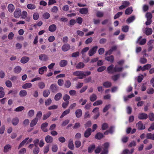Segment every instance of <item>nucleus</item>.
I'll return each mask as SVG.
<instances>
[{
	"instance_id": "nucleus-2",
	"label": "nucleus",
	"mask_w": 154,
	"mask_h": 154,
	"mask_svg": "<svg viewBox=\"0 0 154 154\" xmlns=\"http://www.w3.org/2000/svg\"><path fill=\"white\" fill-rule=\"evenodd\" d=\"M98 48L97 46L93 47L89 51L88 54L89 56H92L96 52Z\"/></svg>"
},
{
	"instance_id": "nucleus-55",
	"label": "nucleus",
	"mask_w": 154,
	"mask_h": 154,
	"mask_svg": "<svg viewBox=\"0 0 154 154\" xmlns=\"http://www.w3.org/2000/svg\"><path fill=\"white\" fill-rule=\"evenodd\" d=\"M149 119L151 121H154V114L153 113H150L149 115Z\"/></svg>"
},
{
	"instance_id": "nucleus-42",
	"label": "nucleus",
	"mask_w": 154,
	"mask_h": 154,
	"mask_svg": "<svg viewBox=\"0 0 154 154\" xmlns=\"http://www.w3.org/2000/svg\"><path fill=\"white\" fill-rule=\"evenodd\" d=\"M51 113L50 112H48L46 114H44L43 117V120H45L48 118L51 115Z\"/></svg>"
},
{
	"instance_id": "nucleus-53",
	"label": "nucleus",
	"mask_w": 154,
	"mask_h": 154,
	"mask_svg": "<svg viewBox=\"0 0 154 154\" xmlns=\"http://www.w3.org/2000/svg\"><path fill=\"white\" fill-rule=\"evenodd\" d=\"M24 107L23 106H20L16 108L14 110V111L16 112H20L24 110Z\"/></svg>"
},
{
	"instance_id": "nucleus-26",
	"label": "nucleus",
	"mask_w": 154,
	"mask_h": 154,
	"mask_svg": "<svg viewBox=\"0 0 154 154\" xmlns=\"http://www.w3.org/2000/svg\"><path fill=\"white\" fill-rule=\"evenodd\" d=\"M62 94L61 93H58L54 96V99L55 100L58 101L62 98Z\"/></svg>"
},
{
	"instance_id": "nucleus-7",
	"label": "nucleus",
	"mask_w": 154,
	"mask_h": 154,
	"mask_svg": "<svg viewBox=\"0 0 154 154\" xmlns=\"http://www.w3.org/2000/svg\"><path fill=\"white\" fill-rule=\"evenodd\" d=\"M91 128H88L85 131L84 136L85 137L88 138L91 135Z\"/></svg>"
},
{
	"instance_id": "nucleus-37",
	"label": "nucleus",
	"mask_w": 154,
	"mask_h": 154,
	"mask_svg": "<svg viewBox=\"0 0 154 154\" xmlns=\"http://www.w3.org/2000/svg\"><path fill=\"white\" fill-rule=\"evenodd\" d=\"M70 109H68L66 110H65L62 113V115H61L60 116V118H62L68 114L70 112Z\"/></svg>"
},
{
	"instance_id": "nucleus-35",
	"label": "nucleus",
	"mask_w": 154,
	"mask_h": 154,
	"mask_svg": "<svg viewBox=\"0 0 154 154\" xmlns=\"http://www.w3.org/2000/svg\"><path fill=\"white\" fill-rule=\"evenodd\" d=\"M103 137V134L98 132L97 133L95 136V138L96 139L100 140Z\"/></svg>"
},
{
	"instance_id": "nucleus-10",
	"label": "nucleus",
	"mask_w": 154,
	"mask_h": 154,
	"mask_svg": "<svg viewBox=\"0 0 154 154\" xmlns=\"http://www.w3.org/2000/svg\"><path fill=\"white\" fill-rule=\"evenodd\" d=\"M70 48V45L68 44L63 45L62 47V49L64 51H66L69 50Z\"/></svg>"
},
{
	"instance_id": "nucleus-8",
	"label": "nucleus",
	"mask_w": 154,
	"mask_h": 154,
	"mask_svg": "<svg viewBox=\"0 0 154 154\" xmlns=\"http://www.w3.org/2000/svg\"><path fill=\"white\" fill-rule=\"evenodd\" d=\"M148 118V115L145 113H140L138 115V118L141 120L146 119Z\"/></svg>"
},
{
	"instance_id": "nucleus-60",
	"label": "nucleus",
	"mask_w": 154,
	"mask_h": 154,
	"mask_svg": "<svg viewBox=\"0 0 154 154\" xmlns=\"http://www.w3.org/2000/svg\"><path fill=\"white\" fill-rule=\"evenodd\" d=\"M42 112L41 111H38L36 114V117L35 118H37L38 120V119L42 117Z\"/></svg>"
},
{
	"instance_id": "nucleus-28",
	"label": "nucleus",
	"mask_w": 154,
	"mask_h": 154,
	"mask_svg": "<svg viewBox=\"0 0 154 154\" xmlns=\"http://www.w3.org/2000/svg\"><path fill=\"white\" fill-rule=\"evenodd\" d=\"M152 32V30L151 28H146L145 29V34L147 35H151Z\"/></svg>"
},
{
	"instance_id": "nucleus-23",
	"label": "nucleus",
	"mask_w": 154,
	"mask_h": 154,
	"mask_svg": "<svg viewBox=\"0 0 154 154\" xmlns=\"http://www.w3.org/2000/svg\"><path fill=\"white\" fill-rule=\"evenodd\" d=\"M11 148V146L9 144L6 145L4 147L3 152H7Z\"/></svg>"
},
{
	"instance_id": "nucleus-34",
	"label": "nucleus",
	"mask_w": 154,
	"mask_h": 154,
	"mask_svg": "<svg viewBox=\"0 0 154 154\" xmlns=\"http://www.w3.org/2000/svg\"><path fill=\"white\" fill-rule=\"evenodd\" d=\"M32 85L31 83H27L23 85L22 88L23 89H26L28 88H29L31 87Z\"/></svg>"
},
{
	"instance_id": "nucleus-14",
	"label": "nucleus",
	"mask_w": 154,
	"mask_h": 154,
	"mask_svg": "<svg viewBox=\"0 0 154 154\" xmlns=\"http://www.w3.org/2000/svg\"><path fill=\"white\" fill-rule=\"evenodd\" d=\"M57 26L54 24L51 25L48 27V30L51 32H54L57 29Z\"/></svg>"
},
{
	"instance_id": "nucleus-36",
	"label": "nucleus",
	"mask_w": 154,
	"mask_h": 154,
	"mask_svg": "<svg viewBox=\"0 0 154 154\" xmlns=\"http://www.w3.org/2000/svg\"><path fill=\"white\" fill-rule=\"evenodd\" d=\"M146 137L147 139L154 140V134L147 133L146 134Z\"/></svg>"
},
{
	"instance_id": "nucleus-31",
	"label": "nucleus",
	"mask_w": 154,
	"mask_h": 154,
	"mask_svg": "<svg viewBox=\"0 0 154 154\" xmlns=\"http://www.w3.org/2000/svg\"><path fill=\"white\" fill-rule=\"evenodd\" d=\"M8 11L10 12H12L14 10V7L13 4H10L8 5Z\"/></svg>"
},
{
	"instance_id": "nucleus-3",
	"label": "nucleus",
	"mask_w": 154,
	"mask_h": 154,
	"mask_svg": "<svg viewBox=\"0 0 154 154\" xmlns=\"http://www.w3.org/2000/svg\"><path fill=\"white\" fill-rule=\"evenodd\" d=\"M50 89L53 93H56L58 90V88L56 84H52L50 87Z\"/></svg>"
},
{
	"instance_id": "nucleus-25",
	"label": "nucleus",
	"mask_w": 154,
	"mask_h": 154,
	"mask_svg": "<svg viewBox=\"0 0 154 154\" xmlns=\"http://www.w3.org/2000/svg\"><path fill=\"white\" fill-rule=\"evenodd\" d=\"M85 66V64L82 62H80L76 65V68L77 69H80L83 68Z\"/></svg>"
},
{
	"instance_id": "nucleus-56",
	"label": "nucleus",
	"mask_w": 154,
	"mask_h": 154,
	"mask_svg": "<svg viewBox=\"0 0 154 154\" xmlns=\"http://www.w3.org/2000/svg\"><path fill=\"white\" fill-rule=\"evenodd\" d=\"M83 22V19L81 17H79L76 19V22L79 25L82 24Z\"/></svg>"
},
{
	"instance_id": "nucleus-59",
	"label": "nucleus",
	"mask_w": 154,
	"mask_h": 154,
	"mask_svg": "<svg viewBox=\"0 0 154 154\" xmlns=\"http://www.w3.org/2000/svg\"><path fill=\"white\" fill-rule=\"evenodd\" d=\"M135 19V17L134 16H132L128 18L126 20V21L130 23L132 22Z\"/></svg>"
},
{
	"instance_id": "nucleus-24",
	"label": "nucleus",
	"mask_w": 154,
	"mask_h": 154,
	"mask_svg": "<svg viewBox=\"0 0 154 154\" xmlns=\"http://www.w3.org/2000/svg\"><path fill=\"white\" fill-rule=\"evenodd\" d=\"M105 59L109 62L112 63L114 60V57L113 55H110L106 57L105 58Z\"/></svg>"
},
{
	"instance_id": "nucleus-46",
	"label": "nucleus",
	"mask_w": 154,
	"mask_h": 154,
	"mask_svg": "<svg viewBox=\"0 0 154 154\" xmlns=\"http://www.w3.org/2000/svg\"><path fill=\"white\" fill-rule=\"evenodd\" d=\"M27 13L26 11H23L21 14V18L23 19H25L27 16Z\"/></svg>"
},
{
	"instance_id": "nucleus-40",
	"label": "nucleus",
	"mask_w": 154,
	"mask_h": 154,
	"mask_svg": "<svg viewBox=\"0 0 154 154\" xmlns=\"http://www.w3.org/2000/svg\"><path fill=\"white\" fill-rule=\"evenodd\" d=\"M95 148V146L94 144L90 146L88 148V152L89 153L92 152Z\"/></svg>"
},
{
	"instance_id": "nucleus-49",
	"label": "nucleus",
	"mask_w": 154,
	"mask_h": 154,
	"mask_svg": "<svg viewBox=\"0 0 154 154\" xmlns=\"http://www.w3.org/2000/svg\"><path fill=\"white\" fill-rule=\"evenodd\" d=\"M39 152V148L38 146H35L33 150L34 154H38Z\"/></svg>"
},
{
	"instance_id": "nucleus-18",
	"label": "nucleus",
	"mask_w": 154,
	"mask_h": 154,
	"mask_svg": "<svg viewBox=\"0 0 154 154\" xmlns=\"http://www.w3.org/2000/svg\"><path fill=\"white\" fill-rule=\"evenodd\" d=\"M137 126L139 130H142L144 129L145 128V127L143 125L141 121H139L138 122Z\"/></svg>"
},
{
	"instance_id": "nucleus-1",
	"label": "nucleus",
	"mask_w": 154,
	"mask_h": 154,
	"mask_svg": "<svg viewBox=\"0 0 154 154\" xmlns=\"http://www.w3.org/2000/svg\"><path fill=\"white\" fill-rule=\"evenodd\" d=\"M130 5V2L128 1H123L122 2V5L119 7L120 10L124 9L129 6Z\"/></svg>"
},
{
	"instance_id": "nucleus-44",
	"label": "nucleus",
	"mask_w": 154,
	"mask_h": 154,
	"mask_svg": "<svg viewBox=\"0 0 154 154\" xmlns=\"http://www.w3.org/2000/svg\"><path fill=\"white\" fill-rule=\"evenodd\" d=\"M5 95V92L4 91V88L2 87H0V98L3 97Z\"/></svg>"
},
{
	"instance_id": "nucleus-12",
	"label": "nucleus",
	"mask_w": 154,
	"mask_h": 154,
	"mask_svg": "<svg viewBox=\"0 0 154 154\" xmlns=\"http://www.w3.org/2000/svg\"><path fill=\"white\" fill-rule=\"evenodd\" d=\"M39 58L40 60L44 61H46L48 59L47 55L45 54H41L39 55Z\"/></svg>"
},
{
	"instance_id": "nucleus-29",
	"label": "nucleus",
	"mask_w": 154,
	"mask_h": 154,
	"mask_svg": "<svg viewBox=\"0 0 154 154\" xmlns=\"http://www.w3.org/2000/svg\"><path fill=\"white\" fill-rule=\"evenodd\" d=\"M133 10L132 7H128L125 10V14L129 15L131 14Z\"/></svg>"
},
{
	"instance_id": "nucleus-9",
	"label": "nucleus",
	"mask_w": 154,
	"mask_h": 154,
	"mask_svg": "<svg viewBox=\"0 0 154 154\" xmlns=\"http://www.w3.org/2000/svg\"><path fill=\"white\" fill-rule=\"evenodd\" d=\"M68 147L71 150H73L74 149V146L73 142V140L72 139L69 140L68 145Z\"/></svg>"
},
{
	"instance_id": "nucleus-17",
	"label": "nucleus",
	"mask_w": 154,
	"mask_h": 154,
	"mask_svg": "<svg viewBox=\"0 0 154 154\" xmlns=\"http://www.w3.org/2000/svg\"><path fill=\"white\" fill-rule=\"evenodd\" d=\"M114 65L111 64L107 68L108 72L109 73L112 74L114 73Z\"/></svg>"
},
{
	"instance_id": "nucleus-62",
	"label": "nucleus",
	"mask_w": 154,
	"mask_h": 154,
	"mask_svg": "<svg viewBox=\"0 0 154 154\" xmlns=\"http://www.w3.org/2000/svg\"><path fill=\"white\" fill-rule=\"evenodd\" d=\"M80 53L79 51H77L75 52L72 53L71 55V57H77L79 56Z\"/></svg>"
},
{
	"instance_id": "nucleus-38",
	"label": "nucleus",
	"mask_w": 154,
	"mask_h": 154,
	"mask_svg": "<svg viewBox=\"0 0 154 154\" xmlns=\"http://www.w3.org/2000/svg\"><path fill=\"white\" fill-rule=\"evenodd\" d=\"M27 94L26 91L25 90H22L20 91L19 94L21 97H24L26 96Z\"/></svg>"
},
{
	"instance_id": "nucleus-64",
	"label": "nucleus",
	"mask_w": 154,
	"mask_h": 154,
	"mask_svg": "<svg viewBox=\"0 0 154 154\" xmlns=\"http://www.w3.org/2000/svg\"><path fill=\"white\" fill-rule=\"evenodd\" d=\"M52 102V100L50 98L48 99L45 101V103L46 106L49 105Z\"/></svg>"
},
{
	"instance_id": "nucleus-11",
	"label": "nucleus",
	"mask_w": 154,
	"mask_h": 154,
	"mask_svg": "<svg viewBox=\"0 0 154 154\" xmlns=\"http://www.w3.org/2000/svg\"><path fill=\"white\" fill-rule=\"evenodd\" d=\"M68 64L67 61L65 60H61L59 62V66L61 67H64L66 66Z\"/></svg>"
},
{
	"instance_id": "nucleus-19",
	"label": "nucleus",
	"mask_w": 154,
	"mask_h": 154,
	"mask_svg": "<svg viewBox=\"0 0 154 154\" xmlns=\"http://www.w3.org/2000/svg\"><path fill=\"white\" fill-rule=\"evenodd\" d=\"M47 67L46 66H44L40 68L38 70V72L39 74L42 75L44 72L45 71H47Z\"/></svg>"
},
{
	"instance_id": "nucleus-48",
	"label": "nucleus",
	"mask_w": 154,
	"mask_h": 154,
	"mask_svg": "<svg viewBox=\"0 0 154 154\" xmlns=\"http://www.w3.org/2000/svg\"><path fill=\"white\" fill-rule=\"evenodd\" d=\"M71 85V82L69 80H66L64 84V86L66 88H69Z\"/></svg>"
},
{
	"instance_id": "nucleus-32",
	"label": "nucleus",
	"mask_w": 154,
	"mask_h": 154,
	"mask_svg": "<svg viewBox=\"0 0 154 154\" xmlns=\"http://www.w3.org/2000/svg\"><path fill=\"white\" fill-rule=\"evenodd\" d=\"M103 85L106 88H110L112 86V83L110 82L106 81L103 83Z\"/></svg>"
},
{
	"instance_id": "nucleus-54",
	"label": "nucleus",
	"mask_w": 154,
	"mask_h": 154,
	"mask_svg": "<svg viewBox=\"0 0 154 154\" xmlns=\"http://www.w3.org/2000/svg\"><path fill=\"white\" fill-rule=\"evenodd\" d=\"M108 128V124L106 123H103L102 125V129L103 130H104Z\"/></svg>"
},
{
	"instance_id": "nucleus-47",
	"label": "nucleus",
	"mask_w": 154,
	"mask_h": 154,
	"mask_svg": "<svg viewBox=\"0 0 154 154\" xmlns=\"http://www.w3.org/2000/svg\"><path fill=\"white\" fill-rule=\"evenodd\" d=\"M27 7L29 9L32 10L35 8V6L34 5L29 4L27 5Z\"/></svg>"
},
{
	"instance_id": "nucleus-13",
	"label": "nucleus",
	"mask_w": 154,
	"mask_h": 154,
	"mask_svg": "<svg viewBox=\"0 0 154 154\" xmlns=\"http://www.w3.org/2000/svg\"><path fill=\"white\" fill-rule=\"evenodd\" d=\"M29 60V58L26 56L23 57L20 60V62L23 64H25L27 63Z\"/></svg>"
},
{
	"instance_id": "nucleus-39",
	"label": "nucleus",
	"mask_w": 154,
	"mask_h": 154,
	"mask_svg": "<svg viewBox=\"0 0 154 154\" xmlns=\"http://www.w3.org/2000/svg\"><path fill=\"white\" fill-rule=\"evenodd\" d=\"M122 67H119L117 65H116L113 69L114 72H120L122 71Z\"/></svg>"
},
{
	"instance_id": "nucleus-52",
	"label": "nucleus",
	"mask_w": 154,
	"mask_h": 154,
	"mask_svg": "<svg viewBox=\"0 0 154 154\" xmlns=\"http://www.w3.org/2000/svg\"><path fill=\"white\" fill-rule=\"evenodd\" d=\"M146 17L147 18V19L151 20L152 15L150 12H147L146 14Z\"/></svg>"
},
{
	"instance_id": "nucleus-45",
	"label": "nucleus",
	"mask_w": 154,
	"mask_h": 154,
	"mask_svg": "<svg viewBox=\"0 0 154 154\" xmlns=\"http://www.w3.org/2000/svg\"><path fill=\"white\" fill-rule=\"evenodd\" d=\"M50 94V92L49 90H45L43 92V96L45 97H47Z\"/></svg>"
},
{
	"instance_id": "nucleus-41",
	"label": "nucleus",
	"mask_w": 154,
	"mask_h": 154,
	"mask_svg": "<svg viewBox=\"0 0 154 154\" xmlns=\"http://www.w3.org/2000/svg\"><path fill=\"white\" fill-rule=\"evenodd\" d=\"M90 100L92 102H94L97 99V96L95 94H93L90 97Z\"/></svg>"
},
{
	"instance_id": "nucleus-21",
	"label": "nucleus",
	"mask_w": 154,
	"mask_h": 154,
	"mask_svg": "<svg viewBox=\"0 0 154 154\" xmlns=\"http://www.w3.org/2000/svg\"><path fill=\"white\" fill-rule=\"evenodd\" d=\"M38 121V120L37 118H35L31 121L30 124V126L31 127H33L36 125Z\"/></svg>"
},
{
	"instance_id": "nucleus-57",
	"label": "nucleus",
	"mask_w": 154,
	"mask_h": 154,
	"mask_svg": "<svg viewBox=\"0 0 154 154\" xmlns=\"http://www.w3.org/2000/svg\"><path fill=\"white\" fill-rule=\"evenodd\" d=\"M123 13L122 12H118L114 16V18L115 19L119 18L121 16L122 14Z\"/></svg>"
},
{
	"instance_id": "nucleus-63",
	"label": "nucleus",
	"mask_w": 154,
	"mask_h": 154,
	"mask_svg": "<svg viewBox=\"0 0 154 154\" xmlns=\"http://www.w3.org/2000/svg\"><path fill=\"white\" fill-rule=\"evenodd\" d=\"M50 16V14L48 12L45 13L43 15V17L44 18L46 19H48Z\"/></svg>"
},
{
	"instance_id": "nucleus-61",
	"label": "nucleus",
	"mask_w": 154,
	"mask_h": 154,
	"mask_svg": "<svg viewBox=\"0 0 154 154\" xmlns=\"http://www.w3.org/2000/svg\"><path fill=\"white\" fill-rule=\"evenodd\" d=\"M69 103V101H65V102H63L62 104V107L64 109L66 108L68 105Z\"/></svg>"
},
{
	"instance_id": "nucleus-50",
	"label": "nucleus",
	"mask_w": 154,
	"mask_h": 154,
	"mask_svg": "<svg viewBox=\"0 0 154 154\" xmlns=\"http://www.w3.org/2000/svg\"><path fill=\"white\" fill-rule=\"evenodd\" d=\"M103 103V101L101 100H98L94 102L93 105L94 106L101 105Z\"/></svg>"
},
{
	"instance_id": "nucleus-30",
	"label": "nucleus",
	"mask_w": 154,
	"mask_h": 154,
	"mask_svg": "<svg viewBox=\"0 0 154 154\" xmlns=\"http://www.w3.org/2000/svg\"><path fill=\"white\" fill-rule=\"evenodd\" d=\"M29 139V137H27L20 144L18 149H19L23 146Z\"/></svg>"
},
{
	"instance_id": "nucleus-43",
	"label": "nucleus",
	"mask_w": 154,
	"mask_h": 154,
	"mask_svg": "<svg viewBox=\"0 0 154 154\" xmlns=\"http://www.w3.org/2000/svg\"><path fill=\"white\" fill-rule=\"evenodd\" d=\"M151 65L149 64H147L146 65H144L143 66V71L146 70H148L149 69H150L151 68Z\"/></svg>"
},
{
	"instance_id": "nucleus-51",
	"label": "nucleus",
	"mask_w": 154,
	"mask_h": 154,
	"mask_svg": "<svg viewBox=\"0 0 154 154\" xmlns=\"http://www.w3.org/2000/svg\"><path fill=\"white\" fill-rule=\"evenodd\" d=\"M70 99L69 96L67 94H65L63 97V100L65 101H69V100Z\"/></svg>"
},
{
	"instance_id": "nucleus-27",
	"label": "nucleus",
	"mask_w": 154,
	"mask_h": 154,
	"mask_svg": "<svg viewBox=\"0 0 154 154\" xmlns=\"http://www.w3.org/2000/svg\"><path fill=\"white\" fill-rule=\"evenodd\" d=\"M21 70L22 69L20 66H17L15 67L14 71L15 73L18 74L21 72Z\"/></svg>"
},
{
	"instance_id": "nucleus-6",
	"label": "nucleus",
	"mask_w": 154,
	"mask_h": 154,
	"mask_svg": "<svg viewBox=\"0 0 154 154\" xmlns=\"http://www.w3.org/2000/svg\"><path fill=\"white\" fill-rule=\"evenodd\" d=\"M75 114L76 117L77 118H80L82 116V110L80 109H76L75 111Z\"/></svg>"
},
{
	"instance_id": "nucleus-5",
	"label": "nucleus",
	"mask_w": 154,
	"mask_h": 154,
	"mask_svg": "<svg viewBox=\"0 0 154 154\" xmlns=\"http://www.w3.org/2000/svg\"><path fill=\"white\" fill-rule=\"evenodd\" d=\"M21 14V10L20 8H17L14 12V16L16 18H19Z\"/></svg>"
},
{
	"instance_id": "nucleus-33",
	"label": "nucleus",
	"mask_w": 154,
	"mask_h": 154,
	"mask_svg": "<svg viewBox=\"0 0 154 154\" xmlns=\"http://www.w3.org/2000/svg\"><path fill=\"white\" fill-rule=\"evenodd\" d=\"M73 75L78 76H83V72L80 71H76L73 73Z\"/></svg>"
},
{
	"instance_id": "nucleus-16",
	"label": "nucleus",
	"mask_w": 154,
	"mask_h": 154,
	"mask_svg": "<svg viewBox=\"0 0 154 154\" xmlns=\"http://www.w3.org/2000/svg\"><path fill=\"white\" fill-rule=\"evenodd\" d=\"M79 13L82 14H86L88 12V9L87 8H83L80 9Z\"/></svg>"
},
{
	"instance_id": "nucleus-4",
	"label": "nucleus",
	"mask_w": 154,
	"mask_h": 154,
	"mask_svg": "<svg viewBox=\"0 0 154 154\" xmlns=\"http://www.w3.org/2000/svg\"><path fill=\"white\" fill-rule=\"evenodd\" d=\"M48 126V123L45 122L43 123L41 125V128L44 132H46L48 131L47 127Z\"/></svg>"
},
{
	"instance_id": "nucleus-15",
	"label": "nucleus",
	"mask_w": 154,
	"mask_h": 154,
	"mask_svg": "<svg viewBox=\"0 0 154 154\" xmlns=\"http://www.w3.org/2000/svg\"><path fill=\"white\" fill-rule=\"evenodd\" d=\"M45 140L46 143H51L53 142V138L50 135H47L45 137Z\"/></svg>"
},
{
	"instance_id": "nucleus-20",
	"label": "nucleus",
	"mask_w": 154,
	"mask_h": 154,
	"mask_svg": "<svg viewBox=\"0 0 154 154\" xmlns=\"http://www.w3.org/2000/svg\"><path fill=\"white\" fill-rule=\"evenodd\" d=\"M142 37L141 36H140L138 38L137 41V42H139V44L141 45H144L146 43V38H143L139 42L140 40L142 38Z\"/></svg>"
},
{
	"instance_id": "nucleus-22",
	"label": "nucleus",
	"mask_w": 154,
	"mask_h": 154,
	"mask_svg": "<svg viewBox=\"0 0 154 154\" xmlns=\"http://www.w3.org/2000/svg\"><path fill=\"white\" fill-rule=\"evenodd\" d=\"M19 121V119L17 117L14 118L12 120V124L13 125L16 126L18 123Z\"/></svg>"
},
{
	"instance_id": "nucleus-58",
	"label": "nucleus",
	"mask_w": 154,
	"mask_h": 154,
	"mask_svg": "<svg viewBox=\"0 0 154 154\" xmlns=\"http://www.w3.org/2000/svg\"><path fill=\"white\" fill-rule=\"evenodd\" d=\"M58 10V8L56 6H54L53 8H51V12L53 13H56Z\"/></svg>"
}]
</instances>
